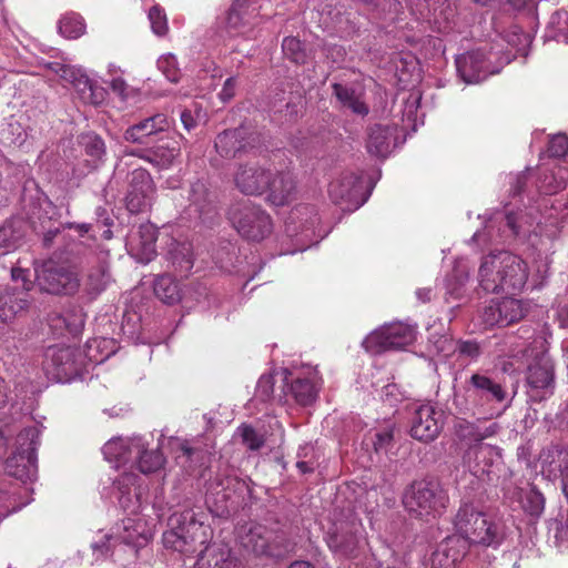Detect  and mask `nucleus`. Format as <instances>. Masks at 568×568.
Listing matches in <instances>:
<instances>
[{"instance_id":"28","label":"nucleus","mask_w":568,"mask_h":568,"mask_svg":"<svg viewBox=\"0 0 568 568\" xmlns=\"http://www.w3.org/2000/svg\"><path fill=\"white\" fill-rule=\"evenodd\" d=\"M539 458L548 477H564L568 470V445L551 444L542 449Z\"/></svg>"},{"instance_id":"6","label":"nucleus","mask_w":568,"mask_h":568,"mask_svg":"<svg viewBox=\"0 0 568 568\" xmlns=\"http://www.w3.org/2000/svg\"><path fill=\"white\" fill-rule=\"evenodd\" d=\"M456 534L469 544L497 547L504 539L503 526L473 504H463L455 517Z\"/></svg>"},{"instance_id":"23","label":"nucleus","mask_w":568,"mask_h":568,"mask_svg":"<svg viewBox=\"0 0 568 568\" xmlns=\"http://www.w3.org/2000/svg\"><path fill=\"white\" fill-rule=\"evenodd\" d=\"M146 445L143 437H114L106 442L102 448L105 459L114 463L115 467L133 460L134 455H140Z\"/></svg>"},{"instance_id":"8","label":"nucleus","mask_w":568,"mask_h":568,"mask_svg":"<svg viewBox=\"0 0 568 568\" xmlns=\"http://www.w3.org/2000/svg\"><path fill=\"white\" fill-rule=\"evenodd\" d=\"M515 55L516 53L511 51L501 53L495 48L489 51L478 49L457 57L456 68L465 83H479L486 80L488 75L498 73L500 68L509 63Z\"/></svg>"},{"instance_id":"21","label":"nucleus","mask_w":568,"mask_h":568,"mask_svg":"<svg viewBox=\"0 0 568 568\" xmlns=\"http://www.w3.org/2000/svg\"><path fill=\"white\" fill-rule=\"evenodd\" d=\"M504 256L505 250L491 251L480 260L477 281L479 286L487 293H500Z\"/></svg>"},{"instance_id":"39","label":"nucleus","mask_w":568,"mask_h":568,"mask_svg":"<svg viewBox=\"0 0 568 568\" xmlns=\"http://www.w3.org/2000/svg\"><path fill=\"white\" fill-rule=\"evenodd\" d=\"M469 280V266L467 260L460 257L456 260L453 273L447 277V292L455 298L463 295V288Z\"/></svg>"},{"instance_id":"37","label":"nucleus","mask_w":568,"mask_h":568,"mask_svg":"<svg viewBox=\"0 0 568 568\" xmlns=\"http://www.w3.org/2000/svg\"><path fill=\"white\" fill-rule=\"evenodd\" d=\"M111 275L109 273L108 264L103 261L98 266L92 267L84 282V292L91 297L95 298L100 295L110 284Z\"/></svg>"},{"instance_id":"12","label":"nucleus","mask_w":568,"mask_h":568,"mask_svg":"<svg viewBox=\"0 0 568 568\" xmlns=\"http://www.w3.org/2000/svg\"><path fill=\"white\" fill-rule=\"evenodd\" d=\"M416 338V328L402 322L390 323L371 333L363 346L372 354H379L390 349H403Z\"/></svg>"},{"instance_id":"56","label":"nucleus","mask_w":568,"mask_h":568,"mask_svg":"<svg viewBox=\"0 0 568 568\" xmlns=\"http://www.w3.org/2000/svg\"><path fill=\"white\" fill-rule=\"evenodd\" d=\"M483 322L487 326H500V318L501 315L498 312V300H491L490 303L484 307L483 314H481Z\"/></svg>"},{"instance_id":"46","label":"nucleus","mask_w":568,"mask_h":568,"mask_svg":"<svg viewBox=\"0 0 568 568\" xmlns=\"http://www.w3.org/2000/svg\"><path fill=\"white\" fill-rule=\"evenodd\" d=\"M523 509L534 517H539L545 508V497L535 487L525 491L521 497Z\"/></svg>"},{"instance_id":"9","label":"nucleus","mask_w":568,"mask_h":568,"mask_svg":"<svg viewBox=\"0 0 568 568\" xmlns=\"http://www.w3.org/2000/svg\"><path fill=\"white\" fill-rule=\"evenodd\" d=\"M229 220L237 233L248 241H262L273 230L271 216L250 201L233 204L229 210Z\"/></svg>"},{"instance_id":"57","label":"nucleus","mask_w":568,"mask_h":568,"mask_svg":"<svg viewBox=\"0 0 568 568\" xmlns=\"http://www.w3.org/2000/svg\"><path fill=\"white\" fill-rule=\"evenodd\" d=\"M508 37L507 43L515 49L516 53H524L530 42L529 36L517 28Z\"/></svg>"},{"instance_id":"44","label":"nucleus","mask_w":568,"mask_h":568,"mask_svg":"<svg viewBox=\"0 0 568 568\" xmlns=\"http://www.w3.org/2000/svg\"><path fill=\"white\" fill-rule=\"evenodd\" d=\"M172 263L176 265L180 271L189 272L193 266L192 247L189 243H174L170 250Z\"/></svg>"},{"instance_id":"1","label":"nucleus","mask_w":568,"mask_h":568,"mask_svg":"<svg viewBox=\"0 0 568 568\" xmlns=\"http://www.w3.org/2000/svg\"><path fill=\"white\" fill-rule=\"evenodd\" d=\"M568 215V202L541 197L538 206L530 205L518 212L495 213L471 241L488 246L511 237L528 239L539 250L547 248L561 233L562 221Z\"/></svg>"},{"instance_id":"5","label":"nucleus","mask_w":568,"mask_h":568,"mask_svg":"<svg viewBox=\"0 0 568 568\" xmlns=\"http://www.w3.org/2000/svg\"><path fill=\"white\" fill-rule=\"evenodd\" d=\"M453 429L459 442L471 446L466 455L469 470L477 477L488 475L494 463L501 458V453L498 447L483 446L479 443L496 436L500 430L499 424L480 418L474 422L457 418Z\"/></svg>"},{"instance_id":"25","label":"nucleus","mask_w":568,"mask_h":568,"mask_svg":"<svg viewBox=\"0 0 568 568\" xmlns=\"http://www.w3.org/2000/svg\"><path fill=\"white\" fill-rule=\"evenodd\" d=\"M402 130L398 124H374L369 128L366 149L371 155L387 158L396 145Z\"/></svg>"},{"instance_id":"16","label":"nucleus","mask_w":568,"mask_h":568,"mask_svg":"<svg viewBox=\"0 0 568 568\" xmlns=\"http://www.w3.org/2000/svg\"><path fill=\"white\" fill-rule=\"evenodd\" d=\"M48 68L62 79L71 82L84 103L99 105L105 100V89L92 82L87 75L82 74L80 70L58 62L49 63Z\"/></svg>"},{"instance_id":"34","label":"nucleus","mask_w":568,"mask_h":568,"mask_svg":"<svg viewBox=\"0 0 568 568\" xmlns=\"http://www.w3.org/2000/svg\"><path fill=\"white\" fill-rule=\"evenodd\" d=\"M179 155L180 146L176 141H162L152 149L143 151L140 158L159 169H169Z\"/></svg>"},{"instance_id":"51","label":"nucleus","mask_w":568,"mask_h":568,"mask_svg":"<svg viewBox=\"0 0 568 568\" xmlns=\"http://www.w3.org/2000/svg\"><path fill=\"white\" fill-rule=\"evenodd\" d=\"M190 200L192 204L199 207L202 213L205 209L206 203L210 202V192L206 187L205 182L196 181L191 186Z\"/></svg>"},{"instance_id":"64","label":"nucleus","mask_w":568,"mask_h":568,"mask_svg":"<svg viewBox=\"0 0 568 568\" xmlns=\"http://www.w3.org/2000/svg\"><path fill=\"white\" fill-rule=\"evenodd\" d=\"M529 173L530 172L527 170L525 172L510 175V192L514 194V196L521 194L523 186L526 185Z\"/></svg>"},{"instance_id":"29","label":"nucleus","mask_w":568,"mask_h":568,"mask_svg":"<svg viewBox=\"0 0 568 568\" xmlns=\"http://www.w3.org/2000/svg\"><path fill=\"white\" fill-rule=\"evenodd\" d=\"M333 95L342 108L351 110L354 114L365 116L368 114V105L364 101V91L349 83H334Z\"/></svg>"},{"instance_id":"10","label":"nucleus","mask_w":568,"mask_h":568,"mask_svg":"<svg viewBox=\"0 0 568 568\" xmlns=\"http://www.w3.org/2000/svg\"><path fill=\"white\" fill-rule=\"evenodd\" d=\"M363 525L354 516L332 524L326 534V544L338 558L356 557L364 544Z\"/></svg>"},{"instance_id":"40","label":"nucleus","mask_w":568,"mask_h":568,"mask_svg":"<svg viewBox=\"0 0 568 568\" xmlns=\"http://www.w3.org/2000/svg\"><path fill=\"white\" fill-rule=\"evenodd\" d=\"M567 181L568 170L566 168L558 166L544 175V178L540 180L538 189L540 193L545 195L556 194L566 187Z\"/></svg>"},{"instance_id":"54","label":"nucleus","mask_w":568,"mask_h":568,"mask_svg":"<svg viewBox=\"0 0 568 568\" xmlns=\"http://www.w3.org/2000/svg\"><path fill=\"white\" fill-rule=\"evenodd\" d=\"M456 353L469 361H476L480 356L481 349L476 341H457Z\"/></svg>"},{"instance_id":"20","label":"nucleus","mask_w":568,"mask_h":568,"mask_svg":"<svg viewBox=\"0 0 568 568\" xmlns=\"http://www.w3.org/2000/svg\"><path fill=\"white\" fill-rule=\"evenodd\" d=\"M265 201L273 206L290 204L296 195V181L292 173L276 171L270 173L264 191Z\"/></svg>"},{"instance_id":"48","label":"nucleus","mask_w":568,"mask_h":568,"mask_svg":"<svg viewBox=\"0 0 568 568\" xmlns=\"http://www.w3.org/2000/svg\"><path fill=\"white\" fill-rule=\"evenodd\" d=\"M422 93L419 90H412L408 92L407 97L403 99L404 110H403V121H407L408 124H412V128L415 130L417 113L420 105Z\"/></svg>"},{"instance_id":"58","label":"nucleus","mask_w":568,"mask_h":568,"mask_svg":"<svg viewBox=\"0 0 568 568\" xmlns=\"http://www.w3.org/2000/svg\"><path fill=\"white\" fill-rule=\"evenodd\" d=\"M274 388V377L270 374L262 375L256 385V396L261 400H267L271 398Z\"/></svg>"},{"instance_id":"2","label":"nucleus","mask_w":568,"mask_h":568,"mask_svg":"<svg viewBox=\"0 0 568 568\" xmlns=\"http://www.w3.org/2000/svg\"><path fill=\"white\" fill-rule=\"evenodd\" d=\"M138 479L136 474L123 473L114 480L120 506L133 516L122 519L111 534L103 535L100 540L91 544L97 560L111 552L113 561L125 568L134 562L139 550L145 547L152 538L151 526L145 518L138 515L144 490L138 484Z\"/></svg>"},{"instance_id":"19","label":"nucleus","mask_w":568,"mask_h":568,"mask_svg":"<svg viewBox=\"0 0 568 568\" xmlns=\"http://www.w3.org/2000/svg\"><path fill=\"white\" fill-rule=\"evenodd\" d=\"M272 531L264 525L250 521L236 529L240 546L248 554L256 556L268 555Z\"/></svg>"},{"instance_id":"30","label":"nucleus","mask_w":568,"mask_h":568,"mask_svg":"<svg viewBox=\"0 0 568 568\" xmlns=\"http://www.w3.org/2000/svg\"><path fill=\"white\" fill-rule=\"evenodd\" d=\"M469 393L486 400L501 403L506 398L504 387L487 375L475 373L469 378Z\"/></svg>"},{"instance_id":"26","label":"nucleus","mask_w":568,"mask_h":568,"mask_svg":"<svg viewBox=\"0 0 568 568\" xmlns=\"http://www.w3.org/2000/svg\"><path fill=\"white\" fill-rule=\"evenodd\" d=\"M470 544L455 534L447 537L432 556V566L454 568L467 554Z\"/></svg>"},{"instance_id":"36","label":"nucleus","mask_w":568,"mask_h":568,"mask_svg":"<svg viewBox=\"0 0 568 568\" xmlns=\"http://www.w3.org/2000/svg\"><path fill=\"white\" fill-rule=\"evenodd\" d=\"M317 372L310 368L306 377H296L291 384V394L294 399L301 405L312 404L318 392Z\"/></svg>"},{"instance_id":"33","label":"nucleus","mask_w":568,"mask_h":568,"mask_svg":"<svg viewBox=\"0 0 568 568\" xmlns=\"http://www.w3.org/2000/svg\"><path fill=\"white\" fill-rule=\"evenodd\" d=\"M29 297L26 291H7L0 295V329L16 315L27 308Z\"/></svg>"},{"instance_id":"43","label":"nucleus","mask_w":568,"mask_h":568,"mask_svg":"<svg viewBox=\"0 0 568 568\" xmlns=\"http://www.w3.org/2000/svg\"><path fill=\"white\" fill-rule=\"evenodd\" d=\"M58 29L64 38L77 39L84 33L85 24L79 14L67 13L59 20Z\"/></svg>"},{"instance_id":"55","label":"nucleus","mask_w":568,"mask_h":568,"mask_svg":"<svg viewBox=\"0 0 568 568\" xmlns=\"http://www.w3.org/2000/svg\"><path fill=\"white\" fill-rule=\"evenodd\" d=\"M548 152L554 158H561L568 152V138L565 134L554 135L548 145Z\"/></svg>"},{"instance_id":"61","label":"nucleus","mask_w":568,"mask_h":568,"mask_svg":"<svg viewBox=\"0 0 568 568\" xmlns=\"http://www.w3.org/2000/svg\"><path fill=\"white\" fill-rule=\"evenodd\" d=\"M85 152L93 158H101L104 154V142L97 135L87 138Z\"/></svg>"},{"instance_id":"17","label":"nucleus","mask_w":568,"mask_h":568,"mask_svg":"<svg viewBox=\"0 0 568 568\" xmlns=\"http://www.w3.org/2000/svg\"><path fill=\"white\" fill-rule=\"evenodd\" d=\"M328 193L333 202L346 204L348 211L359 209L368 197L362 193V178L352 172L343 173L332 181Z\"/></svg>"},{"instance_id":"53","label":"nucleus","mask_w":568,"mask_h":568,"mask_svg":"<svg viewBox=\"0 0 568 568\" xmlns=\"http://www.w3.org/2000/svg\"><path fill=\"white\" fill-rule=\"evenodd\" d=\"M149 20L151 28L156 36L166 34L169 27L165 13L158 6H154L149 11Z\"/></svg>"},{"instance_id":"15","label":"nucleus","mask_w":568,"mask_h":568,"mask_svg":"<svg viewBox=\"0 0 568 568\" xmlns=\"http://www.w3.org/2000/svg\"><path fill=\"white\" fill-rule=\"evenodd\" d=\"M154 183L150 173L144 169H135L129 175L125 194V206L130 213L138 214L146 211L154 197Z\"/></svg>"},{"instance_id":"32","label":"nucleus","mask_w":568,"mask_h":568,"mask_svg":"<svg viewBox=\"0 0 568 568\" xmlns=\"http://www.w3.org/2000/svg\"><path fill=\"white\" fill-rule=\"evenodd\" d=\"M169 126V120L164 114H155L139 123L131 125L124 133V139L132 143H143L144 138L163 131Z\"/></svg>"},{"instance_id":"13","label":"nucleus","mask_w":568,"mask_h":568,"mask_svg":"<svg viewBox=\"0 0 568 568\" xmlns=\"http://www.w3.org/2000/svg\"><path fill=\"white\" fill-rule=\"evenodd\" d=\"M79 352L70 346H50L44 353L43 369L50 379L67 383L80 369Z\"/></svg>"},{"instance_id":"47","label":"nucleus","mask_w":568,"mask_h":568,"mask_svg":"<svg viewBox=\"0 0 568 568\" xmlns=\"http://www.w3.org/2000/svg\"><path fill=\"white\" fill-rule=\"evenodd\" d=\"M284 55L294 63L302 64L306 61V50L300 39L295 37H286L282 42Z\"/></svg>"},{"instance_id":"45","label":"nucleus","mask_w":568,"mask_h":568,"mask_svg":"<svg viewBox=\"0 0 568 568\" xmlns=\"http://www.w3.org/2000/svg\"><path fill=\"white\" fill-rule=\"evenodd\" d=\"M549 37L557 41L564 40L568 42V12L564 10L556 11L551 14L548 23Z\"/></svg>"},{"instance_id":"31","label":"nucleus","mask_w":568,"mask_h":568,"mask_svg":"<svg viewBox=\"0 0 568 568\" xmlns=\"http://www.w3.org/2000/svg\"><path fill=\"white\" fill-rule=\"evenodd\" d=\"M245 135L246 132L243 128L222 132L215 139L217 153L223 158H235L241 152H245L247 148Z\"/></svg>"},{"instance_id":"24","label":"nucleus","mask_w":568,"mask_h":568,"mask_svg":"<svg viewBox=\"0 0 568 568\" xmlns=\"http://www.w3.org/2000/svg\"><path fill=\"white\" fill-rule=\"evenodd\" d=\"M528 264L519 255L505 251L500 293L516 294L527 284Z\"/></svg>"},{"instance_id":"41","label":"nucleus","mask_w":568,"mask_h":568,"mask_svg":"<svg viewBox=\"0 0 568 568\" xmlns=\"http://www.w3.org/2000/svg\"><path fill=\"white\" fill-rule=\"evenodd\" d=\"M498 312L501 315L500 326H507L520 321L526 313L523 302L516 298L498 300Z\"/></svg>"},{"instance_id":"4","label":"nucleus","mask_w":568,"mask_h":568,"mask_svg":"<svg viewBox=\"0 0 568 568\" xmlns=\"http://www.w3.org/2000/svg\"><path fill=\"white\" fill-rule=\"evenodd\" d=\"M41 430L37 425L24 426L18 422L0 423V442L11 447L6 460V471L22 483L37 476V448Z\"/></svg>"},{"instance_id":"7","label":"nucleus","mask_w":568,"mask_h":568,"mask_svg":"<svg viewBox=\"0 0 568 568\" xmlns=\"http://www.w3.org/2000/svg\"><path fill=\"white\" fill-rule=\"evenodd\" d=\"M447 494L435 481H414L403 496V505L407 513L424 521L439 517L447 508Z\"/></svg>"},{"instance_id":"35","label":"nucleus","mask_w":568,"mask_h":568,"mask_svg":"<svg viewBox=\"0 0 568 568\" xmlns=\"http://www.w3.org/2000/svg\"><path fill=\"white\" fill-rule=\"evenodd\" d=\"M527 383L531 389L541 392L540 398L550 395L554 387V372L549 363L532 364L528 368Z\"/></svg>"},{"instance_id":"38","label":"nucleus","mask_w":568,"mask_h":568,"mask_svg":"<svg viewBox=\"0 0 568 568\" xmlns=\"http://www.w3.org/2000/svg\"><path fill=\"white\" fill-rule=\"evenodd\" d=\"M154 294L165 304H175L181 301L180 284L170 275L158 276L153 285Z\"/></svg>"},{"instance_id":"49","label":"nucleus","mask_w":568,"mask_h":568,"mask_svg":"<svg viewBox=\"0 0 568 568\" xmlns=\"http://www.w3.org/2000/svg\"><path fill=\"white\" fill-rule=\"evenodd\" d=\"M21 236V232L14 227L12 222L4 223L0 227V250L2 253L16 248Z\"/></svg>"},{"instance_id":"3","label":"nucleus","mask_w":568,"mask_h":568,"mask_svg":"<svg viewBox=\"0 0 568 568\" xmlns=\"http://www.w3.org/2000/svg\"><path fill=\"white\" fill-rule=\"evenodd\" d=\"M169 527L162 538L164 547L185 555L199 551L195 568L241 567L239 558L227 545H209L213 531L196 518L193 509L174 513L169 519Z\"/></svg>"},{"instance_id":"50","label":"nucleus","mask_w":568,"mask_h":568,"mask_svg":"<svg viewBox=\"0 0 568 568\" xmlns=\"http://www.w3.org/2000/svg\"><path fill=\"white\" fill-rule=\"evenodd\" d=\"M158 68L169 81L176 83L180 80L181 72L175 55L168 53L160 57Z\"/></svg>"},{"instance_id":"11","label":"nucleus","mask_w":568,"mask_h":568,"mask_svg":"<svg viewBox=\"0 0 568 568\" xmlns=\"http://www.w3.org/2000/svg\"><path fill=\"white\" fill-rule=\"evenodd\" d=\"M36 280L41 291L49 294L71 295L80 287V277L73 266L45 261L36 267Z\"/></svg>"},{"instance_id":"59","label":"nucleus","mask_w":568,"mask_h":568,"mask_svg":"<svg viewBox=\"0 0 568 568\" xmlns=\"http://www.w3.org/2000/svg\"><path fill=\"white\" fill-rule=\"evenodd\" d=\"M55 321V327L63 323L71 335L79 334L83 327V317L81 313L72 315L71 320H68L65 316H58Z\"/></svg>"},{"instance_id":"60","label":"nucleus","mask_w":568,"mask_h":568,"mask_svg":"<svg viewBox=\"0 0 568 568\" xmlns=\"http://www.w3.org/2000/svg\"><path fill=\"white\" fill-rule=\"evenodd\" d=\"M180 118L184 129L190 132L197 126L202 119L201 109H185L181 112Z\"/></svg>"},{"instance_id":"18","label":"nucleus","mask_w":568,"mask_h":568,"mask_svg":"<svg viewBox=\"0 0 568 568\" xmlns=\"http://www.w3.org/2000/svg\"><path fill=\"white\" fill-rule=\"evenodd\" d=\"M443 425L440 410L429 404L422 405L413 415L410 435L419 442L429 443L437 438Z\"/></svg>"},{"instance_id":"27","label":"nucleus","mask_w":568,"mask_h":568,"mask_svg":"<svg viewBox=\"0 0 568 568\" xmlns=\"http://www.w3.org/2000/svg\"><path fill=\"white\" fill-rule=\"evenodd\" d=\"M271 170L257 165H242L234 176L239 191L245 195L264 194Z\"/></svg>"},{"instance_id":"22","label":"nucleus","mask_w":568,"mask_h":568,"mask_svg":"<svg viewBox=\"0 0 568 568\" xmlns=\"http://www.w3.org/2000/svg\"><path fill=\"white\" fill-rule=\"evenodd\" d=\"M158 230L151 223H143L126 241L128 252L141 263H149L156 255Z\"/></svg>"},{"instance_id":"63","label":"nucleus","mask_w":568,"mask_h":568,"mask_svg":"<svg viewBox=\"0 0 568 568\" xmlns=\"http://www.w3.org/2000/svg\"><path fill=\"white\" fill-rule=\"evenodd\" d=\"M434 346L437 353L444 357L456 353V342L448 336H440L437 341L434 342Z\"/></svg>"},{"instance_id":"42","label":"nucleus","mask_w":568,"mask_h":568,"mask_svg":"<svg viewBox=\"0 0 568 568\" xmlns=\"http://www.w3.org/2000/svg\"><path fill=\"white\" fill-rule=\"evenodd\" d=\"M148 444L140 455H134L133 460L138 463L139 470L143 474L156 473L165 463V458L159 450H148Z\"/></svg>"},{"instance_id":"14","label":"nucleus","mask_w":568,"mask_h":568,"mask_svg":"<svg viewBox=\"0 0 568 568\" xmlns=\"http://www.w3.org/2000/svg\"><path fill=\"white\" fill-rule=\"evenodd\" d=\"M260 0H235L225 19L227 37H248L253 27L260 22Z\"/></svg>"},{"instance_id":"62","label":"nucleus","mask_w":568,"mask_h":568,"mask_svg":"<svg viewBox=\"0 0 568 568\" xmlns=\"http://www.w3.org/2000/svg\"><path fill=\"white\" fill-rule=\"evenodd\" d=\"M434 22L438 24L439 30L448 29V26H442V22L448 23L450 18L454 17V10L450 8V3L446 8L434 7Z\"/></svg>"},{"instance_id":"52","label":"nucleus","mask_w":568,"mask_h":568,"mask_svg":"<svg viewBox=\"0 0 568 568\" xmlns=\"http://www.w3.org/2000/svg\"><path fill=\"white\" fill-rule=\"evenodd\" d=\"M243 444L251 450H257L264 445V438L253 427L243 425L239 428Z\"/></svg>"}]
</instances>
